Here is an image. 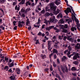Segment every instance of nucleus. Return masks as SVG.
Instances as JSON below:
<instances>
[{
	"label": "nucleus",
	"instance_id": "obj_1",
	"mask_svg": "<svg viewBox=\"0 0 80 80\" xmlns=\"http://www.w3.org/2000/svg\"><path fill=\"white\" fill-rule=\"evenodd\" d=\"M55 17L53 16L49 19V21L47 20L46 19H44V20L45 21L44 22V23H45L46 25H48V23L49 24H50V22L52 23V22H53L54 21H55Z\"/></svg>",
	"mask_w": 80,
	"mask_h": 80
},
{
	"label": "nucleus",
	"instance_id": "obj_2",
	"mask_svg": "<svg viewBox=\"0 0 80 80\" xmlns=\"http://www.w3.org/2000/svg\"><path fill=\"white\" fill-rule=\"evenodd\" d=\"M61 70L63 73H65V72H66L68 73V68L67 66V65H61Z\"/></svg>",
	"mask_w": 80,
	"mask_h": 80
},
{
	"label": "nucleus",
	"instance_id": "obj_3",
	"mask_svg": "<svg viewBox=\"0 0 80 80\" xmlns=\"http://www.w3.org/2000/svg\"><path fill=\"white\" fill-rule=\"evenodd\" d=\"M68 48L69 51L68 49L66 50L64 52V54H66H66L68 56L69 55H70V51L72 50V48L70 46H68Z\"/></svg>",
	"mask_w": 80,
	"mask_h": 80
},
{
	"label": "nucleus",
	"instance_id": "obj_4",
	"mask_svg": "<svg viewBox=\"0 0 80 80\" xmlns=\"http://www.w3.org/2000/svg\"><path fill=\"white\" fill-rule=\"evenodd\" d=\"M71 12L72 10H71V9L69 8H67V9L64 10V12L67 15H68V13H69V12L71 13Z\"/></svg>",
	"mask_w": 80,
	"mask_h": 80
},
{
	"label": "nucleus",
	"instance_id": "obj_5",
	"mask_svg": "<svg viewBox=\"0 0 80 80\" xmlns=\"http://www.w3.org/2000/svg\"><path fill=\"white\" fill-rule=\"evenodd\" d=\"M50 7L51 10H53V11H55L56 10V7L55 6H53V5L52 4H50Z\"/></svg>",
	"mask_w": 80,
	"mask_h": 80
},
{
	"label": "nucleus",
	"instance_id": "obj_6",
	"mask_svg": "<svg viewBox=\"0 0 80 80\" xmlns=\"http://www.w3.org/2000/svg\"><path fill=\"white\" fill-rule=\"evenodd\" d=\"M77 58H80L79 54L78 53L76 54L73 57V60H77Z\"/></svg>",
	"mask_w": 80,
	"mask_h": 80
},
{
	"label": "nucleus",
	"instance_id": "obj_7",
	"mask_svg": "<svg viewBox=\"0 0 80 80\" xmlns=\"http://www.w3.org/2000/svg\"><path fill=\"white\" fill-rule=\"evenodd\" d=\"M54 28V26H49L48 28H46V30L47 31H49L50 30H51L52 28Z\"/></svg>",
	"mask_w": 80,
	"mask_h": 80
},
{
	"label": "nucleus",
	"instance_id": "obj_8",
	"mask_svg": "<svg viewBox=\"0 0 80 80\" xmlns=\"http://www.w3.org/2000/svg\"><path fill=\"white\" fill-rule=\"evenodd\" d=\"M26 0H21V2L19 3V5H23L25 3Z\"/></svg>",
	"mask_w": 80,
	"mask_h": 80
},
{
	"label": "nucleus",
	"instance_id": "obj_9",
	"mask_svg": "<svg viewBox=\"0 0 80 80\" xmlns=\"http://www.w3.org/2000/svg\"><path fill=\"white\" fill-rule=\"evenodd\" d=\"M16 72L18 74H20V70L19 68H17L16 69Z\"/></svg>",
	"mask_w": 80,
	"mask_h": 80
},
{
	"label": "nucleus",
	"instance_id": "obj_10",
	"mask_svg": "<svg viewBox=\"0 0 80 80\" xmlns=\"http://www.w3.org/2000/svg\"><path fill=\"white\" fill-rule=\"evenodd\" d=\"M66 22H68V24H70V22H72V20L70 18L66 19Z\"/></svg>",
	"mask_w": 80,
	"mask_h": 80
},
{
	"label": "nucleus",
	"instance_id": "obj_11",
	"mask_svg": "<svg viewBox=\"0 0 80 80\" xmlns=\"http://www.w3.org/2000/svg\"><path fill=\"white\" fill-rule=\"evenodd\" d=\"M41 57L42 59H44V58H47L46 55L45 54H41Z\"/></svg>",
	"mask_w": 80,
	"mask_h": 80
},
{
	"label": "nucleus",
	"instance_id": "obj_12",
	"mask_svg": "<svg viewBox=\"0 0 80 80\" xmlns=\"http://www.w3.org/2000/svg\"><path fill=\"white\" fill-rule=\"evenodd\" d=\"M60 10H59V9H58L57 11L54 12V14L55 15H57V14H58V13H60Z\"/></svg>",
	"mask_w": 80,
	"mask_h": 80
},
{
	"label": "nucleus",
	"instance_id": "obj_13",
	"mask_svg": "<svg viewBox=\"0 0 80 80\" xmlns=\"http://www.w3.org/2000/svg\"><path fill=\"white\" fill-rule=\"evenodd\" d=\"M50 15V14L48 12H46L44 14L45 17H49Z\"/></svg>",
	"mask_w": 80,
	"mask_h": 80
},
{
	"label": "nucleus",
	"instance_id": "obj_14",
	"mask_svg": "<svg viewBox=\"0 0 80 80\" xmlns=\"http://www.w3.org/2000/svg\"><path fill=\"white\" fill-rule=\"evenodd\" d=\"M71 36H68L67 37V40H69L70 41H72V38H70Z\"/></svg>",
	"mask_w": 80,
	"mask_h": 80
},
{
	"label": "nucleus",
	"instance_id": "obj_15",
	"mask_svg": "<svg viewBox=\"0 0 80 80\" xmlns=\"http://www.w3.org/2000/svg\"><path fill=\"white\" fill-rule=\"evenodd\" d=\"M20 6L18 7V6H16L15 7V9L16 10H17V11H19L20 10Z\"/></svg>",
	"mask_w": 80,
	"mask_h": 80
},
{
	"label": "nucleus",
	"instance_id": "obj_16",
	"mask_svg": "<svg viewBox=\"0 0 80 80\" xmlns=\"http://www.w3.org/2000/svg\"><path fill=\"white\" fill-rule=\"evenodd\" d=\"M68 58L66 57L65 56H64L62 58V62H63L65 60H67Z\"/></svg>",
	"mask_w": 80,
	"mask_h": 80
},
{
	"label": "nucleus",
	"instance_id": "obj_17",
	"mask_svg": "<svg viewBox=\"0 0 80 80\" xmlns=\"http://www.w3.org/2000/svg\"><path fill=\"white\" fill-rule=\"evenodd\" d=\"M41 22V20H40V18H39L38 20V22L37 23L35 24L36 25H38V24H40Z\"/></svg>",
	"mask_w": 80,
	"mask_h": 80
},
{
	"label": "nucleus",
	"instance_id": "obj_18",
	"mask_svg": "<svg viewBox=\"0 0 80 80\" xmlns=\"http://www.w3.org/2000/svg\"><path fill=\"white\" fill-rule=\"evenodd\" d=\"M18 23V26L19 27H22V24L21 23V21H19Z\"/></svg>",
	"mask_w": 80,
	"mask_h": 80
},
{
	"label": "nucleus",
	"instance_id": "obj_19",
	"mask_svg": "<svg viewBox=\"0 0 80 80\" xmlns=\"http://www.w3.org/2000/svg\"><path fill=\"white\" fill-rule=\"evenodd\" d=\"M62 14L61 13H60L57 16V17L58 18H59V17H60V18H62Z\"/></svg>",
	"mask_w": 80,
	"mask_h": 80
},
{
	"label": "nucleus",
	"instance_id": "obj_20",
	"mask_svg": "<svg viewBox=\"0 0 80 80\" xmlns=\"http://www.w3.org/2000/svg\"><path fill=\"white\" fill-rule=\"evenodd\" d=\"M75 50H78L80 48V43L79 44V46H75Z\"/></svg>",
	"mask_w": 80,
	"mask_h": 80
},
{
	"label": "nucleus",
	"instance_id": "obj_21",
	"mask_svg": "<svg viewBox=\"0 0 80 80\" xmlns=\"http://www.w3.org/2000/svg\"><path fill=\"white\" fill-rule=\"evenodd\" d=\"M30 21H29V19L28 18L27 20H26V25H28L30 23Z\"/></svg>",
	"mask_w": 80,
	"mask_h": 80
},
{
	"label": "nucleus",
	"instance_id": "obj_22",
	"mask_svg": "<svg viewBox=\"0 0 80 80\" xmlns=\"http://www.w3.org/2000/svg\"><path fill=\"white\" fill-rule=\"evenodd\" d=\"M52 51H53V53H58V51H57V50L55 49H54L52 50Z\"/></svg>",
	"mask_w": 80,
	"mask_h": 80
},
{
	"label": "nucleus",
	"instance_id": "obj_23",
	"mask_svg": "<svg viewBox=\"0 0 80 80\" xmlns=\"http://www.w3.org/2000/svg\"><path fill=\"white\" fill-rule=\"evenodd\" d=\"M14 65V62H12L11 63H10L9 65V67H12Z\"/></svg>",
	"mask_w": 80,
	"mask_h": 80
},
{
	"label": "nucleus",
	"instance_id": "obj_24",
	"mask_svg": "<svg viewBox=\"0 0 80 80\" xmlns=\"http://www.w3.org/2000/svg\"><path fill=\"white\" fill-rule=\"evenodd\" d=\"M71 30L72 32H74L75 30H77V28H76L73 27L72 28H71Z\"/></svg>",
	"mask_w": 80,
	"mask_h": 80
},
{
	"label": "nucleus",
	"instance_id": "obj_25",
	"mask_svg": "<svg viewBox=\"0 0 80 80\" xmlns=\"http://www.w3.org/2000/svg\"><path fill=\"white\" fill-rule=\"evenodd\" d=\"M55 3L57 5H58L60 3V1H56L55 2Z\"/></svg>",
	"mask_w": 80,
	"mask_h": 80
},
{
	"label": "nucleus",
	"instance_id": "obj_26",
	"mask_svg": "<svg viewBox=\"0 0 80 80\" xmlns=\"http://www.w3.org/2000/svg\"><path fill=\"white\" fill-rule=\"evenodd\" d=\"M30 10H31V9H30V8L26 9L25 11V13L26 14H27V12H29V11H30Z\"/></svg>",
	"mask_w": 80,
	"mask_h": 80
},
{
	"label": "nucleus",
	"instance_id": "obj_27",
	"mask_svg": "<svg viewBox=\"0 0 80 80\" xmlns=\"http://www.w3.org/2000/svg\"><path fill=\"white\" fill-rule=\"evenodd\" d=\"M21 12H22V13H25V9L23 8H22L21 9Z\"/></svg>",
	"mask_w": 80,
	"mask_h": 80
},
{
	"label": "nucleus",
	"instance_id": "obj_28",
	"mask_svg": "<svg viewBox=\"0 0 80 80\" xmlns=\"http://www.w3.org/2000/svg\"><path fill=\"white\" fill-rule=\"evenodd\" d=\"M10 79H11V80H15V77L14 76H11L10 77Z\"/></svg>",
	"mask_w": 80,
	"mask_h": 80
},
{
	"label": "nucleus",
	"instance_id": "obj_29",
	"mask_svg": "<svg viewBox=\"0 0 80 80\" xmlns=\"http://www.w3.org/2000/svg\"><path fill=\"white\" fill-rule=\"evenodd\" d=\"M72 71H75L76 70V68L75 67H72L71 69Z\"/></svg>",
	"mask_w": 80,
	"mask_h": 80
},
{
	"label": "nucleus",
	"instance_id": "obj_30",
	"mask_svg": "<svg viewBox=\"0 0 80 80\" xmlns=\"http://www.w3.org/2000/svg\"><path fill=\"white\" fill-rule=\"evenodd\" d=\"M62 32H63V33H67V30L63 29V30L62 31Z\"/></svg>",
	"mask_w": 80,
	"mask_h": 80
},
{
	"label": "nucleus",
	"instance_id": "obj_31",
	"mask_svg": "<svg viewBox=\"0 0 80 80\" xmlns=\"http://www.w3.org/2000/svg\"><path fill=\"white\" fill-rule=\"evenodd\" d=\"M59 23H63L64 21L62 19H61L59 21Z\"/></svg>",
	"mask_w": 80,
	"mask_h": 80
},
{
	"label": "nucleus",
	"instance_id": "obj_32",
	"mask_svg": "<svg viewBox=\"0 0 80 80\" xmlns=\"http://www.w3.org/2000/svg\"><path fill=\"white\" fill-rule=\"evenodd\" d=\"M53 39L52 40V42H54L55 41V39H56V36H54L52 38Z\"/></svg>",
	"mask_w": 80,
	"mask_h": 80
},
{
	"label": "nucleus",
	"instance_id": "obj_33",
	"mask_svg": "<svg viewBox=\"0 0 80 80\" xmlns=\"http://www.w3.org/2000/svg\"><path fill=\"white\" fill-rule=\"evenodd\" d=\"M4 70H7V71L8 70V67L7 66L5 67L4 68Z\"/></svg>",
	"mask_w": 80,
	"mask_h": 80
},
{
	"label": "nucleus",
	"instance_id": "obj_34",
	"mask_svg": "<svg viewBox=\"0 0 80 80\" xmlns=\"http://www.w3.org/2000/svg\"><path fill=\"white\" fill-rule=\"evenodd\" d=\"M48 49L50 51H51V50H52V48H51V45H48Z\"/></svg>",
	"mask_w": 80,
	"mask_h": 80
},
{
	"label": "nucleus",
	"instance_id": "obj_35",
	"mask_svg": "<svg viewBox=\"0 0 80 80\" xmlns=\"http://www.w3.org/2000/svg\"><path fill=\"white\" fill-rule=\"evenodd\" d=\"M45 10L43 9L41 11V13L42 14H44L45 13Z\"/></svg>",
	"mask_w": 80,
	"mask_h": 80
},
{
	"label": "nucleus",
	"instance_id": "obj_36",
	"mask_svg": "<svg viewBox=\"0 0 80 80\" xmlns=\"http://www.w3.org/2000/svg\"><path fill=\"white\" fill-rule=\"evenodd\" d=\"M71 9L72 10V12L73 13H74V15H76V14H75V12H74V11L73 10V8H72V7H71Z\"/></svg>",
	"mask_w": 80,
	"mask_h": 80
},
{
	"label": "nucleus",
	"instance_id": "obj_37",
	"mask_svg": "<svg viewBox=\"0 0 80 80\" xmlns=\"http://www.w3.org/2000/svg\"><path fill=\"white\" fill-rule=\"evenodd\" d=\"M48 45H51V44L52 43V41H48Z\"/></svg>",
	"mask_w": 80,
	"mask_h": 80
},
{
	"label": "nucleus",
	"instance_id": "obj_38",
	"mask_svg": "<svg viewBox=\"0 0 80 80\" xmlns=\"http://www.w3.org/2000/svg\"><path fill=\"white\" fill-rule=\"evenodd\" d=\"M57 62L58 63V64H60V60H59V59L58 58L57 59Z\"/></svg>",
	"mask_w": 80,
	"mask_h": 80
},
{
	"label": "nucleus",
	"instance_id": "obj_39",
	"mask_svg": "<svg viewBox=\"0 0 80 80\" xmlns=\"http://www.w3.org/2000/svg\"><path fill=\"white\" fill-rule=\"evenodd\" d=\"M62 36H59L58 37L59 39L60 40H62V39H63V36L62 35Z\"/></svg>",
	"mask_w": 80,
	"mask_h": 80
},
{
	"label": "nucleus",
	"instance_id": "obj_40",
	"mask_svg": "<svg viewBox=\"0 0 80 80\" xmlns=\"http://www.w3.org/2000/svg\"><path fill=\"white\" fill-rule=\"evenodd\" d=\"M45 34L46 36H49V32H46Z\"/></svg>",
	"mask_w": 80,
	"mask_h": 80
},
{
	"label": "nucleus",
	"instance_id": "obj_41",
	"mask_svg": "<svg viewBox=\"0 0 80 80\" xmlns=\"http://www.w3.org/2000/svg\"><path fill=\"white\" fill-rule=\"evenodd\" d=\"M52 64H53V67H56V66H57V65L55 64V63L54 62H52Z\"/></svg>",
	"mask_w": 80,
	"mask_h": 80
},
{
	"label": "nucleus",
	"instance_id": "obj_42",
	"mask_svg": "<svg viewBox=\"0 0 80 80\" xmlns=\"http://www.w3.org/2000/svg\"><path fill=\"white\" fill-rule=\"evenodd\" d=\"M5 61H7V62H8V58L6 57L5 58Z\"/></svg>",
	"mask_w": 80,
	"mask_h": 80
},
{
	"label": "nucleus",
	"instance_id": "obj_43",
	"mask_svg": "<svg viewBox=\"0 0 80 80\" xmlns=\"http://www.w3.org/2000/svg\"><path fill=\"white\" fill-rule=\"evenodd\" d=\"M16 23H17V22H16V21H13V23L14 26H15V25H16Z\"/></svg>",
	"mask_w": 80,
	"mask_h": 80
},
{
	"label": "nucleus",
	"instance_id": "obj_44",
	"mask_svg": "<svg viewBox=\"0 0 80 80\" xmlns=\"http://www.w3.org/2000/svg\"><path fill=\"white\" fill-rule=\"evenodd\" d=\"M13 29L15 30H17V26H15L13 28Z\"/></svg>",
	"mask_w": 80,
	"mask_h": 80
},
{
	"label": "nucleus",
	"instance_id": "obj_45",
	"mask_svg": "<svg viewBox=\"0 0 80 80\" xmlns=\"http://www.w3.org/2000/svg\"><path fill=\"white\" fill-rule=\"evenodd\" d=\"M34 27H37L38 28H40V25H34Z\"/></svg>",
	"mask_w": 80,
	"mask_h": 80
},
{
	"label": "nucleus",
	"instance_id": "obj_46",
	"mask_svg": "<svg viewBox=\"0 0 80 80\" xmlns=\"http://www.w3.org/2000/svg\"><path fill=\"white\" fill-rule=\"evenodd\" d=\"M68 45L67 44H64L63 45L62 47H67Z\"/></svg>",
	"mask_w": 80,
	"mask_h": 80
},
{
	"label": "nucleus",
	"instance_id": "obj_47",
	"mask_svg": "<svg viewBox=\"0 0 80 80\" xmlns=\"http://www.w3.org/2000/svg\"><path fill=\"white\" fill-rule=\"evenodd\" d=\"M39 41H38V40H37L36 41L35 44H38V43H39Z\"/></svg>",
	"mask_w": 80,
	"mask_h": 80
},
{
	"label": "nucleus",
	"instance_id": "obj_48",
	"mask_svg": "<svg viewBox=\"0 0 80 80\" xmlns=\"http://www.w3.org/2000/svg\"><path fill=\"white\" fill-rule=\"evenodd\" d=\"M42 33L41 32H39L38 34V35H39V36H41L42 35Z\"/></svg>",
	"mask_w": 80,
	"mask_h": 80
},
{
	"label": "nucleus",
	"instance_id": "obj_49",
	"mask_svg": "<svg viewBox=\"0 0 80 80\" xmlns=\"http://www.w3.org/2000/svg\"><path fill=\"white\" fill-rule=\"evenodd\" d=\"M53 55V53H51V54H49V57L50 58V59H51V57H52V56Z\"/></svg>",
	"mask_w": 80,
	"mask_h": 80
},
{
	"label": "nucleus",
	"instance_id": "obj_50",
	"mask_svg": "<svg viewBox=\"0 0 80 80\" xmlns=\"http://www.w3.org/2000/svg\"><path fill=\"white\" fill-rule=\"evenodd\" d=\"M64 28H68V26L67 25V24H65L64 26Z\"/></svg>",
	"mask_w": 80,
	"mask_h": 80
},
{
	"label": "nucleus",
	"instance_id": "obj_51",
	"mask_svg": "<svg viewBox=\"0 0 80 80\" xmlns=\"http://www.w3.org/2000/svg\"><path fill=\"white\" fill-rule=\"evenodd\" d=\"M45 24L42 25V29H43L44 28H45Z\"/></svg>",
	"mask_w": 80,
	"mask_h": 80
},
{
	"label": "nucleus",
	"instance_id": "obj_52",
	"mask_svg": "<svg viewBox=\"0 0 80 80\" xmlns=\"http://www.w3.org/2000/svg\"><path fill=\"white\" fill-rule=\"evenodd\" d=\"M5 2V0H2V1H1V3H4Z\"/></svg>",
	"mask_w": 80,
	"mask_h": 80
},
{
	"label": "nucleus",
	"instance_id": "obj_53",
	"mask_svg": "<svg viewBox=\"0 0 80 80\" xmlns=\"http://www.w3.org/2000/svg\"><path fill=\"white\" fill-rule=\"evenodd\" d=\"M50 70L51 71H52V70H53V68H52V65H51L50 67Z\"/></svg>",
	"mask_w": 80,
	"mask_h": 80
},
{
	"label": "nucleus",
	"instance_id": "obj_54",
	"mask_svg": "<svg viewBox=\"0 0 80 80\" xmlns=\"http://www.w3.org/2000/svg\"><path fill=\"white\" fill-rule=\"evenodd\" d=\"M31 6H32V7H34V6H35V3H32L31 4Z\"/></svg>",
	"mask_w": 80,
	"mask_h": 80
},
{
	"label": "nucleus",
	"instance_id": "obj_55",
	"mask_svg": "<svg viewBox=\"0 0 80 80\" xmlns=\"http://www.w3.org/2000/svg\"><path fill=\"white\" fill-rule=\"evenodd\" d=\"M21 16H22V17H23V18H24V17H25V14H22Z\"/></svg>",
	"mask_w": 80,
	"mask_h": 80
},
{
	"label": "nucleus",
	"instance_id": "obj_56",
	"mask_svg": "<svg viewBox=\"0 0 80 80\" xmlns=\"http://www.w3.org/2000/svg\"><path fill=\"white\" fill-rule=\"evenodd\" d=\"M73 63L75 65H77V62L76 61H74L73 62Z\"/></svg>",
	"mask_w": 80,
	"mask_h": 80
},
{
	"label": "nucleus",
	"instance_id": "obj_57",
	"mask_svg": "<svg viewBox=\"0 0 80 80\" xmlns=\"http://www.w3.org/2000/svg\"><path fill=\"white\" fill-rule=\"evenodd\" d=\"M44 38H45V39L47 40H48V38H47V36H45Z\"/></svg>",
	"mask_w": 80,
	"mask_h": 80
},
{
	"label": "nucleus",
	"instance_id": "obj_58",
	"mask_svg": "<svg viewBox=\"0 0 80 80\" xmlns=\"http://www.w3.org/2000/svg\"><path fill=\"white\" fill-rule=\"evenodd\" d=\"M31 26H30L29 27H28V30H31Z\"/></svg>",
	"mask_w": 80,
	"mask_h": 80
},
{
	"label": "nucleus",
	"instance_id": "obj_59",
	"mask_svg": "<svg viewBox=\"0 0 80 80\" xmlns=\"http://www.w3.org/2000/svg\"><path fill=\"white\" fill-rule=\"evenodd\" d=\"M46 12H47L48 11V7H47L45 8Z\"/></svg>",
	"mask_w": 80,
	"mask_h": 80
},
{
	"label": "nucleus",
	"instance_id": "obj_60",
	"mask_svg": "<svg viewBox=\"0 0 80 80\" xmlns=\"http://www.w3.org/2000/svg\"><path fill=\"white\" fill-rule=\"evenodd\" d=\"M28 1L26 3V6H28Z\"/></svg>",
	"mask_w": 80,
	"mask_h": 80
},
{
	"label": "nucleus",
	"instance_id": "obj_61",
	"mask_svg": "<svg viewBox=\"0 0 80 80\" xmlns=\"http://www.w3.org/2000/svg\"><path fill=\"white\" fill-rule=\"evenodd\" d=\"M66 38H67V37H66V36H64V38H63V40L65 41L66 40Z\"/></svg>",
	"mask_w": 80,
	"mask_h": 80
},
{
	"label": "nucleus",
	"instance_id": "obj_62",
	"mask_svg": "<svg viewBox=\"0 0 80 80\" xmlns=\"http://www.w3.org/2000/svg\"><path fill=\"white\" fill-rule=\"evenodd\" d=\"M56 32H57V33H58V32H59V30L58 29H57L56 30Z\"/></svg>",
	"mask_w": 80,
	"mask_h": 80
},
{
	"label": "nucleus",
	"instance_id": "obj_63",
	"mask_svg": "<svg viewBox=\"0 0 80 80\" xmlns=\"http://www.w3.org/2000/svg\"><path fill=\"white\" fill-rule=\"evenodd\" d=\"M56 77H57V78H59V77H60V76H59V75L58 74H56Z\"/></svg>",
	"mask_w": 80,
	"mask_h": 80
},
{
	"label": "nucleus",
	"instance_id": "obj_64",
	"mask_svg": "<svg viewBox=\"0 0 80 80\" xmlns=\"http://www.w3.org/2000/svg\"><path fill=\"white\" fill-rule=\"evenodd\" d=\"M72 80H77V79L75 78H72Z\"/></svg>",
	"mask_w": 80,
	"mask_h": 80
}]
</instances>
